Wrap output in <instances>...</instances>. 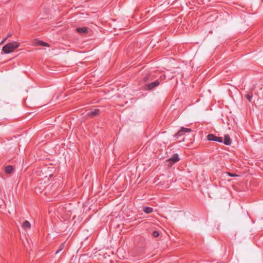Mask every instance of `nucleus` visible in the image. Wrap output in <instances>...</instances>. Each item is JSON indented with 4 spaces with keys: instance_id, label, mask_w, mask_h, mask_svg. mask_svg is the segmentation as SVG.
<instances>
[{
    "instance_id": "obj_1",
    "label": "nucleus",
    "mask_w": 263,
    "mask_h": 263,
    "mask_svg": "<svg viewBox=\"0 0 263 263\" xmlns=\"http://www.w3.org/2000/svg\"><path fill=\"white\" fill-rule=\"evenodd\" d=\"M20 45V44L16 42H12L6 44L2 49L5 53L8 54L13 51Z\"/></svg>"
},
{
    "instance_id": "obj_2",
    "label": "nucleus",
    "mask_w": 263,
    "mask_h": 263,
    "mask_svg": "<svg viewBox=\"0 0 263 263\" xmlns=\"http://www.w3.org/2000/svg\"><path fill=\"white\" fill-rule=\"evenodd\" d=\"M160 84V82L157 80L154 82L146 84L145 85V87L146 90H151L154 88L158 86Z\"/></svg>"
},
{
    "instance_id": "obj_3",
    "label": "nucleus",
    "mask_w": 263,
    "mask_h": 263,
    "mask_svg": "<svg viewBox=\"0 0 263 263\" xmlns=\"http://www.w3.org/2000/svg\"><path fill=\"white\" fill-rule=\"evenodd\" d=\"M180 160V158L179 155L177 154H175L172 156V157L168 159L167 161L168 162V165L170 166L173 165L176 162L179 161Z\"/></svg>"
},
{
    "instance_id": "obj_4",
    "label": "nucleus",
    "mask_w": 263,
    "mask_h": 263,
    "mask_svg": "<svg viewBox=\"0 0 263 263\" xmlns=\"http://www.w3.org/2000/svg\"><path fill=\"white\" fill-rule=\"evenodd\" d=\"M207 139L209 141H216L219 143H221L223 142V139L222 137L216 136L212 134H209L207 136Z\"/></svg>"
},
{
    "instance_id": "obj_5",
    "label": "nucleus",
    "mask_w": 263,
    "mask_h": 263,
    "mask_svg": "<svg viewBox=\"0 0 263 263\" xmlns=\"http://www.w3.org/2000/svg\"><path fill=\"white\" fill-rule=\"evenodd\" d=\"M191 131L190 128L181 127L179 131H178L175 135L178 138L179 137L182 136L183 133H190Z\"/></svg>"
},
{
    "instance_id": "obj_6",
    "label": "nucleus",
    "mask_w": 263,
    "mask_h": 263,
    "mask_svg": "<svg viewBox=\"0 0 263 263\" xmlns=\"http://www.w3.org/2000/svg\"><path fill=\"white\" fill-rule=\"evenodd\" d=\"M99 112L100 110L99 109H91L88 112L87 115L91 118H93L98 116Z\"/></svg>"
},
{
    "instance_id": "obj_7",
    "label": "nucleus",
    "mask_w": 263,
    "mask_h": 263,
    "mask_svg": "<svg viewBox=\"0 0 263 263\" xmlns=\"http://www.w3.org/2000/svg\"><path fill=\"white\" fill-rule=\"evenodd\" d=\"M223 143L226 145H230L231 144L232 140L229 135H226L224 136Z\"/></svg>"
},
{
    "instance_id": "obj_8",
    "label": "nucleus",
    "mask_w": 263,
    "mask_h": 263,
    "mask_svg": "<svg viewBox=\"0 0 263 263\" xmlns=\"http://www.w3.org/2000/svg\"><path fill=\"white\" fill-rule=\"evenodd\" d=\"M76 30L78 32L82 34H85L88 31L87 28L86 27L77 28Z\"/></svg>"
},
{
    "instance_id": "obj_9",
    "label": "nucleus",
    "mask_w": 263,
    "mask_h": 263,
    "mask_svg": "<svg viewBox=\"0 0 263 263\" xmlns=\"http://www.w3.org/2000/svg\"><path fill=\"white\" fill-rule=\"evenodd\" d=\"M22 227L24 229H30L31 227V224L30 222L27 221L25 220L22 224Z\"/></svg>"
},
{
    "instance_id": "obj_10",
    "label": "nucleus",
    "mask_w": 263,
    "mask_h": 263,
    "mask_svg": "<svg viewBox=\"0 0 263 263\" xmlns=\"http://www.w3.org/2000/svg\"><path fill=\"white\" fill-rule=\"evenodd\" d=\"M35 44H37V45L42 46H49L48 44H47L46 43L43 42L42 41H40V40H36L35 41Z\"/></svg>"
},
{
    "instance_id": "obj_11",
    "label": "nucleus",
    "mask_w": 263,
    "mask_h": 263,
    "mask_svg": "<svg viewBox=\"0 0 263 263\" xmlns=\"http://www.w3.org/2000/svg\"><path fill=\"white\" fill-rule=\"evenodd\" d=\"M13 171V167L11 165H8L5 168V172L7 174H11Z\"/></svg>"
},
{
    "instance_id": "obj_12",
    "label": "nucleus",
    "mask_w": 263,
    "mask_h": 263,
    "mask_svg": "<svg viewBox=\"0 0 263 263\" xmlns=\"http://www.w3.org/2000/svg\"><path fill=\"white\" fill-rule=\"evenodd\" d=\"M143 211L147 214H149L152 213L153 210L151 207L146 206L143 208Z\"/></svg>"
},
{
    "instance_id": "obj_13",
    "label": "nucleus",
    "mask_w": 263,
    "mask_h": 263,
    "mask_svg": "<svg viewBox=\"0 0 263 263\" xmlns=\"http://www.w3.org/2000/svg\"><path fill=\"white\" fill-rule=\"evenodd\" d=\"M252 93H248V94H247L245 95V97L247 99V100L249 101V102H251V100H252Z\"/></svg>"
},
{
    "instance_id": "obj_14",
    "label": "nucleus",
    "mask_w": 263,
    "mask_h": 263,
    "mask_svg": "<svg viewBox=\"0 0 263 263\" xmlns=\"http://www.w3.org/2000/svg\"><path fill=\"white\" fill-rule=\"evenodd\" d=\"M153 235L155 237H157L159 235V233L157 231H154L153 232Z\"/></svg>"
},
{
    "instance_id": "obj_15",
    "label": "nucleus",
    "mask_w": 263,
    "mask_h": 263,
    "mask_svg": "<svg viewBox=\"0 0 263 263\" xmlns=\"http://www.w3.org/2000/svg\"><path fill=\"white\" fill-rule=\"evenodd\" d=\"M63 250V246H61L60 249H59L56 252L55 254H58L61 251Z\"/></svg>"
},
{
    "instance_id": "obj_16",
    "label": "nucleus",
    "mask_w": 263,
    "mask_h": 263,
    "mask_svg": "<svg viewBox=\"0 0 263 263\" xmlns=\"http://www.w3.org/2000/svg\"><path fill=\"white\" fill-rule=\"evenodd\" d=\"M229 175L231 177H235V176H237V175H236V174H232V173H229Z\"/></svg>"
},
{
    "instance_id": "obj_17",
    "label": "nucleus",
    "mask_w": 263,
    "mask_h": 263,
    "mask_svg": "<svg viewBox=\"0 0 263 263\" xmlns=\"http://www.w3.org/2000/svg\"><path fill=\"white\" fill-rule=\"evenodd\" d=\"M11 35H12V34H11V33H9L8 34V35H7V37H9V36H11Z\"/></svg>"
},
{
    "instance_id": "obj_18",
    "label": "nucleus",
    "mask_w": 263,
    "mask_h": 263,
    "mask_svg": "<svg viewBox=\"0 0 263 263\" xmlns=\"http://www.w3.org/2000/svg\"><path fill=\"white\" fill-rule=\"evenodd\" d=\"M144 80L145 81H147L148 80V78L147 77H145L144 78Z\"/></svg>"
}]
</instances>
